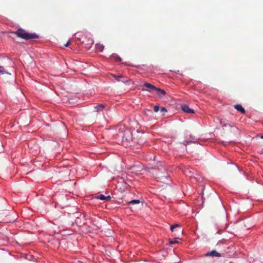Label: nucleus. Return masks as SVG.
Returning <instances> with one entry per match:
<instances>
[{"instance_id":"20e7f679","label":"nucleus","mask_w":263,"mask_h":263,"mask_svg":"<svg viewBox=\"0 0 263 263\" xmlns=\"http://www.w3.org/2000/svg\"><path fill=\"white\" fill-rule=\"evenodd\" d=\"M205 256L221 257V254L215 250H212L205 254Z\"/></svg>"},{"instance_id":"4468645a","label":"nucleus","mask_w":263,"mask_h":263,"mask_svg":"<svg viewBox=\"0 0 263 263\" xmlns=\"http://www.w3.org/2000/svg\"><path fill=\"white\" fill-rule=\"evenodd\" d=\"M7 73L6 71L4 70L3 67L0 66V73L4 74Z\"/></svg>"},{"instance_id":"2eb2a0df","label":"nucleus","mask_w":263,"mask_h":263,"mask_svg":"<svg viewBox=\"0 0 263 263\" xmlns=\"http://www.w3.org/2000/svg\"><path fill=\"white\" fill-rule=\"evenodd\" d=\"M160 109V107L159 106H157V105H155L154 107V111L157 112H158Z\"/></svg>"},{"instance_id":"9d476101","label":"nucleus","mask_w":263,"mask_h":263,"mask_svg":"<svg viewBox=\"0 0 263 263\" xmlns=\"http://www.w3.org/2000/svg\"><path fill=\"white\" fill-rule=\"evenodd\" d=\"M96 47L97 50L99 52L102 51L104 49V46L100 44H96Z\"/></svg>"},{"instance_id":"6ab92c4d","label":"nucleus","mask_w":263,"mask_h":263,"mask_svg":"<svg viewBox=\"0 0 263 263\" xmlns=\"http://www.w3.org/2000/svg\"><path fill=\"white\" fill-rule=\"evenodd\" d=\"M227 125H229V126H231V127H233V126L231 125L230 124H226L223 126H226Z\"/></svg>"},{"instance_id":"a211bd4d","label":"nucleus","mask_w":263,"mask_h":263,"mask_svg":"<svg viewBox=\"0 0 263 263\" xmlns=\"http://www.w3.org/2000/svg\"><path fill=\"white\" fill-rule=\"evenodd\" d=\"M169 242H170V244H171V245H173V244H175V243H177V242H178V241H172V240H170V241H169Z\"/></svg>"},{"instance_id":"dca6fc26","label":"nucleus","mask_w":263,"mask_h":263,"mask_svg":"<svg viewBox=\"0 0 263 263\" xmlns=\"http://www.w3.org/2000/svg\"><path fill=\"white\" fill-rule=\"evenodd\" d=\"M192 142V141H184L183 142V144L185 145V146H186L187 144L191 143Z\"/></svg>"},{"instance_id":"ddd939ff","label":"nucleus","mask_w":263,"mask_h":263,"mask_svg":"<svg viewBox=\"0 0 263 263\" xmlns=\"http://www.w3.org/2000/svg\"><path fill=\"white\" fill-rule=\"evenodd\" d=\"M158 178L160 179L161 182L164 181L165 180H166L167 181H169V178L167 176H164V177L163 176L158 177Z\"/></svg>"},{"instance_id":"9b49d317","label":"nucleus","mask_w":263,"mask_h":263,"mask_svg":"<svg viewBox=\"0 0 263 263\" xmlns=\"http://www.w3.org/2000/svg\"><path fill=\"white\" fill-rule=\"evenodd\" d=\"M111 58L114 59L116 62H120L121 60V59L120 57H119L117 54H113L111 55Z\"/></svg>"},{"instance_id":"f3484780","label":"nucleus","mask_w":263,"mask_h":263,"mask_svg":"<svg viewBox=\"0 0 263 263\" xmlns=\"http://www.w3.org/2000/svg\"><path fill=\"white\" fill-rule=\"evenodd\" d=\"M160 111L161 112H166L167 111V110L165 107H161V108L160 109Z\"/></svg>"},{"instance_id":"423d86ee","label":"nucleus","mask_w":263,"mask_h":263,"mask_svg":"<svg viewBox=\"0 0 263 263\" xmlns=\"http://www.w3.org/2000/svg\"><path fill=\"white\" fill-rule=\"evenodd\" d=\"M156 91L157 93L159 95L160 98H162V96H164L166 95V92L164 90L157 87Z\"/></svg>"},{"instance_id":"aec40b11","label":"nucleus","mask_w":263,"mask_h":263,"mask_svg":"<svg viewBox=\"0 0 263 263\" xmlns=\"http://www.w3.org/2000/svg\"><path fill=\"white\" fill-rule=\"evenodd\" d=\"M69 44V42H68L67 43H66L64 45V46H65V47H67V46H68Z\"/></svg>"},{"instance_id":"1a4fd4ad","label":"nucleus","mask_w":263,"mask_h":263,"mask_svg":"<svg viewBox=\"0 0 263 263\" xmlns=\"http://www.w3.org/2000/svg\"><path fill=\"white\" fill-rule=\"evenodd\" d=\"M95 109L96 110V111L99 112L102 111L104 108V105L103 104H98L95 107Z\"/></svg>"},{"instance_id":"5701e85b","label":"nucleus","mask_w":263,"mask_h":263,"mask_svg":"<svg viewBox=\"0 0 263 263\" xmlns=\"http://www.w3.org/2000/svg\"><path fill=\"white\" fill-rule=\"evenodd\" d=\"M261 138L262 139H263V135H262V136H261Z\"/></svg>"},{"instance_id":"0eeeda50","label":"nucleus","mask_w":263,"mask_h":263,"mask_svg":"<svg viewBox=\"0 0 263 263\" xmlns=\"http://www.w3.org/2000/svg\"><path fill=\"white\" fill-rule=\"evenodd\" d=\"M234 108L238 111H240L242 114H245L246 111L245 109L242 107L241 105L237 104L234 105Z\"/></svg>"},{"instance_id":"f8f14e48","label":"nucleus","mask_w":263,"mask_h":263,"mask_svg":"<svg viewBox=\"0 0 263 263\" xmlns=\"http://www.w3.org/2000/svg\"><path fill=\"white\" fill-rule=\"evenodd\" d=\"M140 203V200L138 199H134L128 202V204H139Z\"/></svg>"},{"instance_id":"412c9836","label":"nucleus","mask_w":263,"mask_h":263,"mask_svg":"<svg viewBox=\"0 0 263 263\" xmlns=\"http://www.w3.org/2000/svg\"><path fill=\"white\" fill-rule=\"evenodd\" d=\"M147 111H148V112H152V111H151V110L148 109V110H147Z\"/></svg>"},{"instance_id":"6e6552de","label":"nucleus","mask_w":263,"mask_h":263,"mask_svg":"<svg viewBox=\"0 0 263 263\" xmlns=\"http://www.w3.org/2000/svg\"><path fill=\"white\" fill-rule=\"evenodd\" d=\"M97 198L102 200H105L107 201H109L111 199V196L109 195L105 196L104 195H100Z\"/></svg>"},{"instance_id":"f03ea898","label":"nucleus","mask_w":263,"mask_h":263,"mask_svg":"<svg viewBox=\"0 0 263 263\" xmlns=\"http://www.w3.org/2000/svg\"><path fill=\"white\" fill-rule=\"evenodd\" d=\"M143 86L146 87V88L149 89V90L147 89H145V88H142L141 90L142 91H151L153 90H156L157 87H155L154 85L150 84V83H147V82H145L143 84Z\"/></svg>"},{"instance_id":"4be33fe9","label":"nucleus","mask_w":263,"mask_h":263,"mask_svg":"<svg viewBox=\"0 0 263 263\" xmlns=\"http://www.w3.org/2000/svg\"><path fill=\"white\" fill-rule=\"evenodd\" d=\"M122 76H118V78H122Z\"/></svg>"},{"instance_id":"39448f33","label":"nucleus","mask_w":263,"mask_h":263,"mask_svg":"<svg viewBox=\"0 0 263 263\" xmlns=\"http://www.w3.org/2000/svg\"><path fill=\"white\" fill-rule=\"evenodd\" d=\"M182 110L187 113L193 114L194 113V110L190 108L187 105L183 104L181 105Z\"/></svg>"},{"instance_id":"7ed1b4c3","label":"nucleus","mask_w":263,"mask_h":263,"mask_svg":"<svg viewBox=\"0 0 263 263\" xmlns=\"http://www.w3.org/2000/svg\"><path fill=\"white\" fill-rule=\"evenodd\" d=\"M170 229L172 232H178L181 233L182 231L181 229V226L177 223L171 226Z\"/></svg>"},{"instance_id":"f257e3e1","label":"nucleus","mask_w":263,"mask_h":263,"mask_svg":"<svg viewBox=\"0 0 263 263\" xmlns=\"http://www.w3.org/2000/svg\"><path fill=\"white\" fill-rule=\"evenodd\" d=\"M10 33L26 40L39 38V35L35 33H28L22 28H19L16 31H11Z\"/></svg>"}]
</instances>
